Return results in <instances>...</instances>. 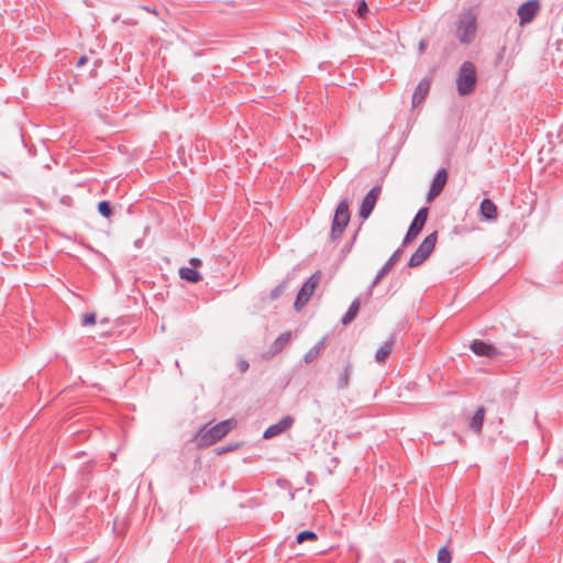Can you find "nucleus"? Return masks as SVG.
Instances as JSON below:
<instances>
[{"mask_svg": "<svg viewBox=\"0 0 563 563\" xmlns=\"http://www.w3.org/2000/svg\"><path fill=\"white\" fill-rule=\"evenodd\" d=\"M350 210L347 200H342L336 206L334 211V217L331 224L330 238L332 241H338L341 239L347 223L350 222Z\"/></svg>", "mask_w": 563, "mask_h": 563, "instance_id": "4", "label": "nucleus"}, {"mask_svg": "<svg viewBox=\"0 0 563 563\" xmlns=\"http://www.w3.org/2000/svg\"><path fill=\"white\" fill-rule=\"evenodd\" d=\"M234 449V446H221L217 449V454H223L230 452Z\"/></svg>", "mask_w": 563, "mask_h": 563, "instance_id": "33", "label": "nucleus"}, {"mask_svg": "<svg viewBox=\"0 0 563 563\" xmlns=\"http://www.w3.org/2000/svg\"><path fill=\"white\" fill-rule=\"evenodd\" d=\"M402 255V249L398 247L391 256L387 260V262L383 265V267L378 271L377 275L373 279L368 291L366 294L367 298L372 297L373 288L378 285V283L390 272V269L395 266V264L399 261Z\"/></svg>", "mask_w": 563, "mask_h": 563, "instance_id": "7", "label": "nucleus"}, {"mask_svg": "<svg viewBox=\"0 0 563 563\" xmlns=\"http://www.w3.org/2000/svg\"><path fill=\"white\" fill-rule=\"evenodd\" d=\"M324 346V339L319 341L314 346H312L303 356V360L307 364L313 362L320 354L321 349Z\"/></svg>", "mask_w": 563, "mask_h": 563, "instance_id": "21", "label": "nucleus"}, {"mask_svg": "<svg viewBox=\"0 0 563 563\" xmlns=\"http://www.w3.org/2000/svg\"><path fill=\"white\" fill-rule=\"evenodd\" d=\"M420 232L421 231L409 227L405 238H407L408 240H413Z\"/></svg>", "mask_w": 563, "mask_h": 563, "instance_id": "29", "label": "nucleus"}, {"mask_svg": "<svg viewBox=\"0 0 563 563\" xmlns=\"http://www.w3.org/2000/svg\"><path fill=\"white\" fill-rule=\"evenodd\" d=\"M430 87L431 80L428 77H424L419 81L412 95V108L419 107L424 101L430 91Z\"/></svg>", "mask_w": 563, "mask_h": 563, "instance_id": "14", "label": "nucleus"}, {"mask_svg": "<svg viewBox=\"0 0 563 563\" xmlns=\"http://www.w3.org/2000/svg\"><path fill=\"white\" fill-rule=\"evenodd\" d=\"M484 418H485V408L483 406H481L474 412V415L470 421V428L474 432L481 433L482 429H483Z\"/></svg>", "mask_w": 563, "mask_h": 563, "instance_id": "16", "label": "nucleus"}, {"mask_svg": "<svg viewBox=\"0 0 563 563\" xmlns=\"http://www.w3.org/2000/svg\"><path fill=\"white\" fill-rule=\"evenodd\" d=\"M428 214H429V209L427 207L420 208L418 210V212L416 213V216L409 227L417 229L419 231H422V229L427 222Z\"/></svg>", "mask_w": 563, "mask_h": 563, "instance_id": "19", "label": "nucleus"}, {"mask_svg": "<svg viewBox=\"0 0 563 563\" xmlns=\"http://www.w3.org/2000/svg\"><path fill=\"white\" fill-rule=\"evenodd\" d=\"M427 48V42L424 40H421L419 42V53L422 54Z\"/></svg>", "mask_w": 563, "mask_h": 563, "instance_id": "37", "label": "nucleus"}, {"mask_svg": "<svg viewBox=\"0 0 563 563\" xmlns=\"http://www.w3.org/2000/svg\"><path fill=\"white\" fill-rule=\"evenodd\" d=\"M477 71L475 65L465 60L459 68L456 77V90L462 97L472 95L476 89Z\"/></svg>", "mask_w": 563, "mask_h": 563, "instance_id": "1", "label": "nucleus"}, {"mask_svg": "<svg viewBox=\"0 0 563 563\" xmlns=\"http://www.w3.org/2000/svg\"><path fill=\"white\" fill-rule=\"evenodd\" d=\"M382 187L380 186H374L363 198L361 207H360V218L367 219L372 211L375 208L376 201L380 195Z\"/></svg>", "mask_w": 563, "mask_h": 563, "instance_id": "8", "label": "nucleus"}, {"mask_svg": "<svg viewBox=\"0 0 563 563\" xmlns=\"http://www.w3.org/2000/svg\"><path fill=\"white\" fill-rule=\"evenodd\" d=\"M420 232L421 231L409 227L405 238H407L408 240H413Z\"/></svg>", "mask_w": 563, "mask_h": 563, "instance_id": "30", "label": "nucleus"}, {"mask_svg": "<svg viewBox=\"0 0 563 563\" xmlns=\"http://www.w3.org/2000/svg\"><path fill=\"white\" fill-rule=\"evenodd\" d=\"M249 367H250V365H249L247 361H245V360H241V361L239 362V368H240V371H241L242 373H245V372L249 369Z\"/></svg>", "mask_w": 563, "mask_h": 563, "instance_id": "32", "label": "nucleus"}, {"mask_svg": "<svg viewBox=\"0 0 563 563\" xmlns=\"http://www.w3.org/2000/svg\"><path fill=\"white\" fill-rule=\"evenodd\" d=\"M438 241V232L434 231L428 234L424 240L420 243L419 247L411 255L408 266L418 267L423 264L427 258L432 254Z\"/></svg>", "mask_w": 563, "mask_h": 563, "instance_id": "5", "label": "nucleus"}, {"mask_svg": "<svg viewBox=\"0 0 563 563\" xmlns=\"http://www.w3.org/2000/svg\"><path fill=\"white\" fill-rule=\"evenodd\" d=\"M125 23H126V24H130V25H135V24H136V21L131 20V21H125Z\"/></svg>", "mask_w": 563, "mask_h": 563, "instance_id": "40", "label": "nucleus"}, {"mask_svg": "<svg viewBox=\"0 0 563 563\" xmlns=\"http://www.w3.org/2000/svg\"><path fill=\"white\" fill-rule=\"evenodd\" d=\"M317 539V533L311 530L300 531L296 537L298 543H303L305 541H316Z\"/></svg>", "mask_w": 563, "mask_h": 563, "instance_id": "25", "label": "nucleus"}, {"mask_svg": "<svg viewBox=\"0 0 563 563\" xmlns=\"http://www.w3.org/2000/svg\"><path fill=\"white\" fill-rule=\"evenodd\" d=\"M295 422L294 417L290 415L284 416L277 423L269 426L263 434L264 439H273L292 427Z\"/></svg>", "mask_w": 563, "mask_h": 563, "instance_id": "11", "label": "nucleus"}, {"mask_svg": "<svg viewBox=\"0 0 563 563\" xmlns=\"http://www.w3.org/2000/svg\"><path fill=\"white\" fill-rule=\"evenodd\" d=\"M481 216L487 220H495L498 217L497 206L490 199H483L479 206Z\"/></svg>", "mask_w": 563, "mask_h": 563, "instance_id": "15", "label": "nucleus"}, {"mask_svg": "<svg viewBox=\"0 0 563 563\" xmlns=\"http://www.w3.org/2000/svg\"><path fill=\"white\" fill-rule=\"evenodd\" d=\"M288 283H289V278L287 277L280 284H278L275 288H273L269 292V299L276 300L280 296H283L288 287Z\"/></svg>", "mask_w": 563, "mask_h": 563, "instance_id": "23", "label": "nucleus"}, {"mask_svg": "<svg viewBox=\"0 0 563 563\" xmlns=\"http://www.w3.org/2000/svg\"><path fill=\"white\" fill-rule=\"evenodd\" d=\"M452 560L451 552L445 548H441L438 552V562L439 563H450Z\"/></svg>", "mask_w": 563, "mask_h": 563, "instance_id": "26", "label": "nucleus"}, {"mask_svg": "<svg viewBox=\"0 0 563 563\" xmlns=\"http://www.w3.org/2000/svg\"><path fill=\"white\" fill-rule=\"evenodd\" d=\"M411 241H412V240H408L407 238H404V240H402V243H401V246H400V247L404 250V247H405L408 243H410Z\"/></svg>", "mask_w": 563, "mask_h": 563, "instance_id": "39", "label": "nucleus"}, {"mask_svg": "<svg viewBox=\"0 0 563 563\" xmlns=\"http://www.w3.org/2000/svg\"><path fill=\"white\" fill-rule=\"evenodd\" d=\"M321 272L317 271L301 286L294 303V307L297 311H300L308 303V301L314 294V290L321 280Z\"/></svg>", "mask_w": 563, "mask_h": 563, "instance_id": "6", "label": "nucleus"}, {"mask_svg": "<svg viewBox=\"0 0 563 563\" xmlns=\"http://www.w3.org/2000/svg\"><path fill=\"white\" fill-rule=\"evenodd\" d=\"M179 276L181 279L192 284H196L202 279L201 274L197 269L190 267H181L179 269Z\"/></svg>", "mask_w": 563, "mask_h": 563, "instance_id": "20", "label": "nucleus"}, {"mask_svg": "<svg viewBox=\"0 0 563 563\" xmlns=\"http://www.w3.org/2000/svg\"><path fill=\"white\" fill-rule=\"evenodd\" d=\"M448 181V172L445 168H440L430 186V189L427 195V201L431 202L435 199L443 190Z\"/></svg>", "mask_w": 563, "mask_h": 563, "instance_id": "10", "label": "nucleus"}, {"mask_svg": "<svg viewBox=\"0 0 563 563\" xmlns=\"http://www.w3.org/2000/svg\"><path fill=\"white\" fill-rule=\"evenodd\" d=\"M360 307H361V299H360V297H356L351 302L347 311L345 312V314L341 319V322H342L343 325H347V324H350L354 320V318L358 313Z\"/></svg>", "mask_w": 563, "mask_h": 563, "instance_id": "17", "label": "nucleus"}, {"mask_svg": "<svg viewBox=\"0 0 563 563\" xmlns=\"http://www.w3.org/2000/svg\"><path fill=\"white\" fill-rule=\"evenodd\" d=\"M470 349L477 356L498 358L503 355V352L498 350L495 345L481 340H474L471 343Z\"/></svg>", "mask_w": 563, "mask_h": 563, "instance_id": "9", "label": "nucleus"}, {"mask_svg": "<svg viewBox=\"0 0 563 563\" xmlns=\"http://www.w3.org/2000/svg\"><path fill=\"white\" fill-rule=\"evenodd\" d=\"M142 10L148 12V13H152V14H155V15H158V11L155 7H150V5H141L140 7Z\"/></svg>", "mask_w": 563, "mask_h": 563, "instance_id": "31", "label": "nucleus"}, {"mask_svg": "<svg viewBox=\"0 0 563 563\" xmlns=\"http://www.w3.org/2000/svg\"><path fill=\"white\" fill-rule=\"evenodd\" d=\"M96 321H97L96 313L89 312V313L84 314L81 324L84 327L93 325V324H96Z\"/></svg>", "mask_w": 563, "mask_h": 563, "instance_id": "28", "label": "nucleus"}, {"mask_svg": "<svg viewBox=\"0 0 563 563\" xmlns=\"http://www.w3.org/2000/svg\"><path fill=\"white\" fill-rule=\"evenodd\" d=\"M367 12H368L367 3L365 2V0H360L357 2V9H356L357 16L361 19H365Z\"/></svg>", "mask_w": 563, "mask_h": 563, "instance_id": "27", "label": "nucleus"}, {"mask_svg": "<svg viewBox=\"0 0 563 563\" xmlns=\"http://www.w3.org/2000/svg\"><path fill=\"white\" fill-rule=\"evenodd\" d=\"M540 10V3L538 0H529L522 3L518 9V16L520 24L531 22Z\"/></svg>", "mask_w": 563, "mask_h": 563, "instance_id": "13", "label": "nucleus"}, {"mask_svg": "<svg viewBox=\"0 0 563 563\" xmlns=\"http://www.w3.org/2000/svg\"><path fill=\"white\" fill-rule=\"evenodd\" d=\"M88 62V57L87 56H80L79 59L77 60L76 63V66L77 67H81L84 66L86 63Z\"/></svg>", "mask_w": 563, "mask_h": 563, "instance_id": "34", "label": "nucleus"}, {"mask_svg": "<svg viewBox=\"0 0 563 563\" xmlns=\"http://www.w3.org/2000/svg\"><path fill=\"white\" fill-rule=\"evenodd\" d=\"M91 467H92L91 465L86 464V465H84V466L81 467V472H85V473H87V474H90V472H91Z\"/></svg>", "mask_w": 563, "mask_h": 563, "instance_id": "38", "label": "nucleus"}, {"mask_svg": "<svg viewBox=\"0 0 563 563\" xmlns=\"http://www.w3.org/2000/svg\"><path fill=\"white\" fill-rule=\"evenodd\" d=\"M477 32V18L472 11L465 12L456 24V37L462 44L474 41Z\"/></svg>", "mask_w": 563, "mask_h": 563, "instance_id": "3", "label": "nucleus"}, {"mask_svg": "<svg viewBox=\"0 0 563 563\" xmlns=\"http://www.w3.org/2000/svg\"><path fill=\"white\" fill-rule=\"evenodd\" d=\"M352 369L353 364L349 356L345 360H343L341 367L335 368L338 389L343 390L349 387Z\"/></svg>", "mask_w": 563, "mask_h": 563, "instance_id": "12", "label": "nucleus"}, {"mask_svg": "<svg viewBox=\"0 0 563 563\" xmlns=\"http://www.w3.org/2000/svg\"><path fill=\"white\" fill-rule=\"evenodd\" d=\"M395 338L390 336L375 353V360L378 363H384L386 358L389 356L393 346H394Z\"/></svg>", "mask_w": 563, "mask_h": 563, "instance_id": "18", "label": "nucleus"}, {"mask_svg": "<svg viewBox=\"0 0 563 563\" xmlns=\"http://www.w3.org/2000/svg\"><path fill=\"white\" fill-rule=\"evenodd\" d=\"M189 263H190L194 267L201 266V264H202L201 260H199V258H197V257H192V258H190Z\"/></svg>", "mask_w": 563, "mask_h": 563, "instance_id": "35", "label": "nucleus"}, {"mask_svg": "<svg viewBox=\"0 0 563 563\" xmlns=\"http://www.w3.org/2000/svg\"><path fill=\"white\" fill-rule=\"evenodd\" d=\"M62 203L66 205V206H70L71 205V201L73 199L69 197V196H63L62 199H60Z\"/></svg>", "mask_w": 563, "mask_h": 563, "instance_id": "36", "label": "nucleus"}, {"mask_svg": "<svg viewBox=\"0 0 563 563\" xmlns=\"http://www.w3.org/2000/svg\"><path fill=\"white\" fill-rule=\"evenodd\" d=\"M290 341V332L282 333L273 343L272 349L274 353L280 352L285 345Z\"/></svg>", "mask_w": 563, "mask_h": 563, "instance_id": "22", "label": "nucleus"}, {"mask_svg": "<svg viewBox=\"0 0 563 563\" xmlns=\"http://www.w3.org/2000/svg\"><path fill=\"white\" fill-rule=\"evenodd\" d=\"M231 420H224L211 428H207V426L201 428L195 437L197 446L207 448L214 444L217 441L229 433L231 430Z\"/></svg>", "mask_w": 563, "mask_h": 563, "instance_id": "2", "label": "nucleus"}, {"mask_svg": "<svg viewBox=\"0 0 563 563\" xmlns=\"http://www.w3.org/2000/svg\"><path fill=\"white\" fill-rule=\"evenodd\" d=\"M98 212L103 217L109 219L113 214V209L111 203L108 200H102L98 203Z\"/></svg>", "mask_w": 563, "mask_h": 563, "instance_id": "24", "label": "nucleus"}]
</instances>
